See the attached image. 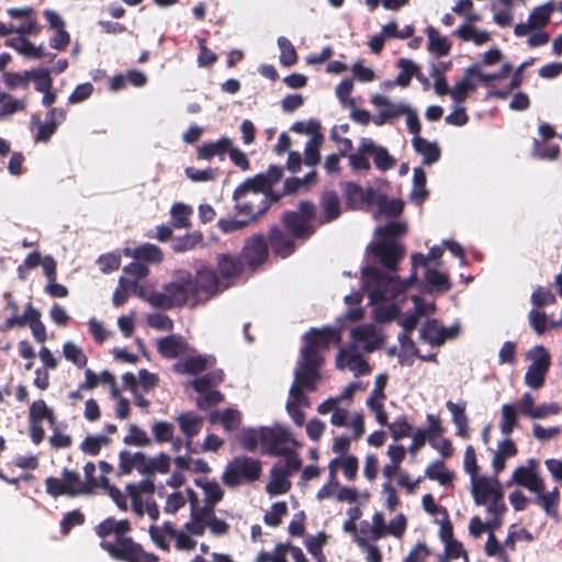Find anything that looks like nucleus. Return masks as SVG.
<instances>
[{
    "label": "nucleus",
    "mask_w": 562,
    "mask_h": 562,
    "mask_svg": "<svg viewBox=\"0 0 562 562\" xmlns=\"http://www.w3.org/2000/svg\"><path fill=\"white\" fill-rule=\"evenodd\" d=\"M132 525L128 519L116 520L108 517L94 527L95 535L101 539L102 550L117 561L122 562H159V557L147 552L128 533Z\"/></svg>",
    "instance_id": "obj_1"
},
{
    "label": "nucleus",
    "mask_w": 562,
    "mask_h": 562,
    "mask_svg": "<svg viewBox=\"0 0 562 562\" xmlns=\"http://www.w3.org/2000/svg\"><path fill=\"white\" fill-rule=\"evenodd\" d=\"M418 266H428V258L420 252L412 255L413 271L405 280H401L400 277L389 276L386 272L375 267L369 266L363 268L362 278L366 284L374 286V290L370 294L371 301H390L397 297L401 293H404L417 281L416 268Z\"/></svg>",
    "instance_id": "obj_2"
},
{
    "label": "nucleus",
    "mask_w": 562,
    "mask_h": 562,
    "mask_svg": "<svg viewBox=\"0 0 562 562\" xmlns=\"http://www.w3.org/2000/svg\"><path fill=\"white\" fill-rule=\"evenodd\" d=\"M139 296L145 299L151 306L161 310L182 307L190 301L193 303L191 272L180 271L176 280L162 286L161 292L151 291L145 296L144 291L140 290Z\"/></svg>",
    "instance_id": "obj_3"
},
{
    "label": "nucleus",
    "mask_w": 562,
    "mask_h": 562,
    "mask_svg": "<svg viewBox=\"0 0 562 562\" xmlns=\"http://www.w3.org/2000/svg\"><path fill=\"white\" fill-rule=\"evenodd\" d=\"M316 215L317 209L313 202L301 201L296 210L283 212L281 224L292 237L305 241L316 233L317 227L313 224Z\"/></svg>",
    "instance_id": "obj_4"
},
{
    "label": "nucleus",
    "mask_w": 562,
    "mask_h": 562,
    "mask_svg": "<svg viewBox=\"0 0 562 562\" xmlns=\"http://www.w3.org/2000/svg\"><path fill=\"white\" fill-rule=\"evenodd\" d=\"M262 473V464L259 459L248 456H236L226 465L222 481L227 487H236L244 483H252L259 480Z\"/></svg>",
    "instance_id": "obj_5"
},
{
    "label": "nucleus",
    "mask_w": 562,
    "mask_h": 562,
    "mask_svg": "<svg viewBox=\"0 0 562 562\" xmlns=\"http://www.w3.org/2000/svg\"><path fill=\"white\" fill-rule=\"evenodd\" d=\"M304 347L301 350L303 359H313L324 363L321 351L329 348L331 342H340V330L333 327H324L322 329L312 328L304 337Z\"/></svg>",
    "instance_id": "obj_6"
},
{
    "label": "nucleus",
    "mask_w": 562,
    "mask_h": 562,
    "mask_svg": "<svg viewBox=\"0 0 562 562\" xmlns=\"http://www.w3.org/2000/svg\"><path fill=\"white\" fill-rule=\"evenodd\" d=\"M45 487L47 494L57 498L66 495L75 497L82 494H88V488H85L83 482L79 472L65 468L61 471V477L48 476L45 479Z\"/></svg>",
    "instance_id": "obj_7"
},
{
    "label": "nucleus",
    "mask_w": 562,
    "mask_h": 562,
    "mask_svg": "<svg viewBox=\"0 0 562 562\" xmlns=\"http://www.w3.org/2000/svg\"><path fill=\"white\" fill-rule=\"evenodd\" d=\"M193 305L205 302L220 292V279L216 271L207 266L200 267L195 276L191 274Z\"/></svg>",
    "instance_id": "obj_8"
},
{
    "label": "nucleus",
    "mask_w": 562,
    "mask_h": 562,
    "mask_svg": "<svg viewBox=\"0 0 562 562\" xmlns=\"http://www.w3.org/2000/svg\"><path fill=\"white\" fill-rule=\"evenodd\" d=\"M67 111L63 108H52L45 115V121L42 122L38 114H33L31 124L37 127L34 136L35 143H47L56 133L58 126L65 122Z\"/></svg>",
    "instance_id": "obj_9"
},
{
    "label": "nucleus",
    "mask_w": 562,
    "mask_h": 562,
    "mask_svg": "<svg viewBox=\"0 0 562 562\" xmlns=\"http://www.w3.org/2000/svg\"><path fill=\"white\" fill-rule=\"evenodd\" d=\"M532 363L529 366L525 374V383L533 390L542 387L546 374L549 370L551 358L550 353L543 346H537L531 351Z\"/></svg>",
    "instance_id": "obj_10"
},
{
    "label": "nucleus",
    "mask_w": 562,
    "mask_h": 562,
    "mask_svg": "<svg viewBox=\"0 0 562 562\" xmlns=\"http://www.w3.org/2000/svg\"><path fill=\"white\" fill-rule=\"evenodd\" d=\"M269 256V245L263 234H254L246 238L240 252L243 261L250 268L265 263Z\"/></svg>",
    "instance_id": "obj_11"
},
{
    "label": "nucleus",
    "mask_w": 562,
    "mask_h": 562,
    "mask_svg": "<svg viewBox=\"0 0 562 562\" xmlns=\"http://www.w3.org/2000/svg\"><path fill=\"white\" fill-rule=\"evenodd\" d=\"M293 441L290 431L283 427L260 429V443L265 447L269 454L281 456L291 450L288 443Z\"/></svg>",
    "instance_id": "obj_12"
},
{
    "label": "nucleus",
    "mask_w": 562,
    "mask_h": 562,
    "mask_svg": "<svg viewBox=\"0 0 562 562\" xmlns=\"http://www.w3.org/2000/svg\"><path fill=\"white\" fill-rule=\"evenodd\" d=\"M372 254L389 271H396L398 262L405 255V249L401 244L383 240L372 246Z\"/></svg>",
    "instance_id": "obj_13"
},
{
    "label": "nucleus",
    "mask_w": 562,
    "mask_h": 562,
    "mask_svg": "<svg viewBox=\"0 0 562 562\" xmlns=\"http://www.w3.org/2000/svg\"><path fill=\"white\" fill-rule=\"evenodd\" d=\"M233 200L235 202L234 210L236 214L247 216L250 223L263 216L257 214V211L261 209V195L236 188L233 193Z\"/></svg>",
    "instance_id": "obj_14"
},
{
    "label": "nucleus",
    "mask_w": 562,
    "mask_h": 562,
    "mask_svg": "<svg viewBox=\"0 0 562 562\" xmlns=\"http://www.w3.org/2000/svg\"><path fill=\"white\" fill-rule=\"evenodd\" d=\"M323 363L313 359H303L294 373V385L306 389L307 392H314L321 380L319 369Z\"/></svg>",
    "instance_id": "obj_15"
},
{
    "label": "nucleus",
    "mask_w": 562,
    "mask_h": 562,
    "mask_svg": "<svg viewBox=\"0 0 562 562\" xmlns=\"http://www.w3.org/2000/svg\"><path fill=\"white\" fill-rule=\"evenodd\" d=\"M340 187L342 188L344 198L349 209L358 210L366 204L373 203L375 198V191L373 188L369 187L364 190L361 186L352 181L341 182Z\"/></svg>",
    "instance_id": "obj_16"
},
{
    "label": "nucleus",
    "mask_w": 562,
    "mask_h": 562,
    "mask_svg": "<svg viewBox=\"0 0 562 562\" xmlns=\"http://www.w3.org/2000/svg\"><path fill=\"white\" fill-rule=\"evenodd\" d=\"M537 461L528 460V467L520 465L512 474V481L530 492L546 490L544 481L536 472Z\"/></svg>",
    "instance_id": "obj_17"
},
{
    "label": "nucleus",
    "mask_w": 562,
    "mask_h": 562,
    "mask_svg": "<svg viewBox=\"0 0 562 562\" xmlns=\"http://www.w3.org/2000/svg\"><path fill=\"white\" fill-rule=\"evenodd\" d=\"M294 237L286 231H282L279 226L273 225L268 233V245L272 248L273 252L281 257L288 258L296 250Z\"/></svg>",
    "instance_id": "obj_18"
},
{
    "label": "nucleus",
    "mask_w": 562,
    "mask_h": 562,
    "mask_svg": "<svg viewBox=\"0 0 562 562\" xmlns=\"http://www.w3.org/2000/svg\"><path fill=\"white\" fill-rule=\"evenodd\" d=\"M472 496L477 505H485L488 501L502 492L501 484L497 480L491 481L486 476L475 477L471 480Z\"/></svg>",
    "instance_id": "obj_19"
},
{
    "label": "nucleus",
    "mask_w": 562,
    "mask_h": 562,
    "mask_svg": "<svg viewBox=\"0 0 562 562\" xmlns=\"http://www.w3.org/2000/svg\"><path fill=\"white\" fill-rule=\"evenodd\" d=\"M157 350L166 359H175L188 351V342L180 335H169L158 340Z\"/></svg>",
    "instance_id": "obj_20"
},
{
    "label": "nucleus",
    "mask_w": 562,
    "mask_h": 562,
    "mask_svg": "<svg viewBox=\"0 0 562 562\" xmlns=\"http://www.w3.org/2000/svg\"><path fill=\"white\" fill-rule=\"evenodd\" d=\"M215 361V358L212 356H192L175 363L173 370L179 374H198L205 371L209 367H213Z\"/></svg>",
    "instance_id": "obj_21"
},
{
    "label": "nucleus",
    "mask_w": 562,
    "mask_h": 562,
    "mask_svg": "<svg viewBox=\"0 0 562 562\" xmlns=\"http://www.w3.org/2000/svg\"><path fill=\"white\" fill-rule=\"evenodd\" d=\"M319 206L324 214L318 218V224L324 225L337 220L341 214L338 194L333 191H324L319 199Z\"/></svg>",
    "instance_id": "obj_22"
},
{
    "label": "nucleus",
    "mask_w": 562,
    "mask_h": 562,
    "mask_svg": "<svg viewBox=\"0 0 562 562\" xmlns=\"http://www.w3.org/2000/svg\"><path fill=\"white\" fill-rule=\"evenodd\" d=\"M232 147V139L223 136L216 142L204 143L196 149V158L202 160H211L218 157L221 160L225 158Z\"/></svg>",
    "instance_id": "obj_23"
},
{
    "label": "nucleus",
    "mask_w": 562,
    "mask_h": 562,
    "mask_svg": "<svg viewBox=\"0 0 562 562\" xmlns=\"http://www.w3.org/2000/svg\"><path fill=\"white\" fill-rule=\"evenodd\" d=\"M216 266L221 277L226 280L236 278L244 271V261L241 257L229 254H220L217 256Z\"/></svg>",
    "instance_id": "obj_24"
},
{
    "label": "nucleus",
    "mask_w": 562,
    "mask_h": 562,
    "mask_svg": "<svg viewBox=\"0 0 562 562\" xmlns=\"http://www.w3.org/2000/svg\"><path fill=\"white\" fill-rule=\"evenodd\" d=\"M537 495L533 499V503L540 506L546 514L551 518L559 517V505H560V492L558 487H554L550 492H544V490L535 492Z\"/></svg>",
    "instance_id": "obj_25"
},
{
    "label": "nucleus",
    "mask_w": 562,
    "mask_h": 562,
    "mask_svg": "<svg viewBox=\"0 0 562 562\" xmlns=\"http://www.w3.org/2000/svg\"><path fill=\"white\" fill-rule=\"evenodd\" d=\"M41 321V312L36 310L30 302L21 316H14L13 318H7L0 324V331H8L14 327H24L26 324H35Z\"/></svg>",
    "instance_id": "obj_26"
},
{
    "label": "nucleus",
    "mask_w": 562,
    "mask_h": 562,
    "mask_svg": "<svg viewBox=\"0 0 562 562\" xmlns=\"http://www.w3.org/2000/svg\"><path fill=\"white\" fill-rule=\"evenodd\" d=\"M369 143L368 138H362L357 150L349 155V166L351 170L356 173L358 172H368L371 169V165L369 158L371 154H369Z\"/></svg>",
    "instance_id": "obj_27"
},
{
    "label": "nucleus",
    "mask_w": 562,
    "mask_h": 562,
    "mask_svg": "<svg viewBox=\"0 0 562 562\" xmlns=\"http://www.w3.org/2000/svg\"><path fill=\"white\" fill-rule=\"evenodd\" d=\"M445 326H441L436 318L427 319L419 330L420 339L427 341L431 346H441L447 341Z\"/></svg>",
    "instance_id": "obj_28"
},
{
    "label": "nucleus",
    "mask_w": 562,
    "mask_h": 562,
    "mask_svg": "<svg viewBox=\"0 0 562 562\" xmlns=\"http://www.w3.org/2000/svg\"><path fill=\"white\" fill-rule=\"evenodd\" d=\"M465 402L462 404L453 403L452 401H447L446 407L451 413L452 423L456 425L457 435L461 438H469V418L465 415Z\"/></svg>",
    "instance_id": "obj_29"
},
{
    "label": "nucleus",
    "mask_w": 562,
    "mask_h": 562,
    "mask_svg": "<svg viewBox=\"0 0 562 562\" xmlns=\"http://www.w3.org/2000/svg\"><path fill=\"white\" fill-rule=\"evenodd\" d=\"M209 418L214 425L221 424L227 432L236 430L241 423V414L234 408H225L223 412L214 411Z\"/></svg>",
    "instance_id": "obj_30"
},
{
    "label": "nucleus",
    "mask_w": 562,
    "mask_h": 562,
    "mask_svg": "<svg viewBox=\"0 0 562 562\" xmlns=\"http://www.w3.org/2000/svg\"><path fill=\"white\" fill-rule=\"evenodd\" d=\"M413 147L415 151L423 156L425 165H432L440 159V148L436 143H431L424 137H413Z\"/></svg>",
    "instance_id": "obj_31"
},
{
    "label": "nucleus",
    "mask_w": 562,
    "mask_h": 562,
    "mask_svg": "<svg viewBox=\"0 0 562 562\" xmlns=\"http://www.w3.org/2000/svg\"><path fill=\"white\" fill-rule=\"evenodd\" d=\"M368 143L370 147L369 154H371L376 169L387 171L396 165L395 158L390 155L385 147L376 145L371 138H368Z\"/></svg>",
    "instance_id": "obj_32"
},
{
    "label": "nucleus",
    "mask_w": 562,
    "mask_h": 562,
    "mask_svg": "<svg viewBox=\"0 0 562 562\" xmlns=\"http://www.w3.org/2000/svg\"><path fill=\"white\" fill-rule=\"evenodd\" d=\"M270 473L271 481L266 486L267 492L270 495L288 493L291 488V482L288 480V470L279 469V465H274Z\"/></svg>",
    "instance_id": "obj_33"
},
{
    "label": "nucleus",
    "mask_w": 562,
    "mask_h": 562,
    "mask_svg": "<svg viewBox=\"0 0 562 562\" xmlns=\"http://www.w3.org/2000/svg\"><path fill=\"white\" fill-rule=\"evenodd\" d=\"M176 420L186 438H194L203 426V417L195 415L193 412L182 413Z\"/></svg>",
    "instance_id": "obj_34"
},
{
    "label": "nucleus",
    "mask_w": 562,
    "mask_h": 562,
    "mask_svg": "<svg viewBox=\"0 0 562 562\" xmlns=\"http://www.w3.org/2000/svg\"><path fill=\"white\" fill-rule=\"evenodd\" d=\"M428 36V50L439 57L446 56L451 49V42L446 37L441 36L440 33L432 26L426 29Z\"/></svg>",
    "instance_id": "obj_35"
},
{
    "label": "nucleus",
    "mask_w": 562,
    "mask_h": 562,
    "mask_svg": "<svg viewBox=\"0 0 562 562\" xmlns=\"http://www.w3.org/2000/svg\"><path fill=\"white\" fill-rule=\"evenodd\" d=\"M426 181L427 177L425 170L420 167L415 168L413 172V190L411 192V200L419 205L423 204L429 195V192L426 189Z\"/></svg>",
    "instance_id": "obj_36"
},
{
    "label": "nucleus",
    "mask_w": 562,
    "mask_h": 562,
    "mask_svg": "<svg viewBox=\"0 0 562 562\" xmlns=\"http://www.w3.org/2000/svg\"><path fill=\"white\" fill-rule=\"evenodd\" d=\"M552 2L536 7L529 14L528 21L533 30H541L550 23L551 14L555 11Z\"/></svg>",
    "instance_id": "obj_37"
},
{
    "label": "nucleus",
    "mask_w": 562,
    "mask_h": 562,
    "mask_svg": "<svg viewBox=\"0 0 562 562\" xmlns=\"http://www.w3.org/2000/svg\"><path fill=\"white\" fill-rule=\"evenodd\" d=\"M371 103L375 106H380L386 113L390 121L396 120L408 112V105L404 103H392L386 97L382 94H375L371 98Z\"/></svg>",
    "instance_id": "obj_38"
},
{
    "label": "nucleus",
    "mask_w": 562,
    "mask_h": 562,
    "mask_svg": "<svg viewBox=\"0 0 562 562\" xmlns=\"http://www.w3.org/2000/svg\"><path fill=\"white\" fill-rule=\"evenodd\" d=\"M224 371L222 369L210 371L192 381V387L198 393H205L209 389L217 386L224 381Z\"/></svg>",
    "instance_id": "obj_39"
},
{
    "label": "nucleus",
    "mask_w": 562,
    "mask_h": 562,
    "mask_svg": "<svg viewBox=\"0 0 562 562\" xmlns=\"http://www.w3.org/2000/svg\"><path fill=\"white\" fill-rule=\"evenodd\" d=\"M425 475L429 480L438 481L441 485L451 484L454 479V473L446 470L445 463L441 460L430 463L425 470Z\"/></svg>",
    "instance_id": "obj_40"
},
{
    "label": "nucleus",
    "mask_w": 562,
    "mask_h": 562,
    "mask_svg": "<svg viewBox=\"0 0 562 562\" xmlns=\"http://www.w3.org/2000/svg\"><path fill=\"white\" fill-rule=\"evenodd\" d=\"M204 236L200 231L188 233L172 240L171 248L175 252H186L202 244Z\"/></svg>",
    "instance_id": "obj_41"
},
{
    "label": "nucleus",
    "mask_w": 562,
    "mask_h": 562,
    "mask_svg": "<svg viewBox=\"0 0 562 562\" xmlns=\"http://www.w3.org/2000/svg\"><path fill=\"white\" fill-rule=\"evenodd\" d=\"M425 280L430 286V292H448L452 286L449 276L437 269H427Z\"/></svg>",
    "instance_id": "obj_42"
},
{
    "label": "nucleus",
    "mask_w": 562,
    "mask_h": 562,
    "mask_svg": "<svg viewBox=\"0 0 562 562\" xmlns=\"http://www.w3.org/2000/svg\"><path fill=\"white\" fill-rule=\"evenodd\" d=\"M193 210L191 206L183 203H175L171 206V223L175 228H189L191 226L190 216Z\"/></svg>",
    "instance_id": "obj_43"
},
{
    "label": "nucleus",
    "mask_w": 562,
    "mask_h": 562,
    "mask_svg": "<svg viewBox=\"0 0 562 562\" xmlns=\"http://www.w3.org/2000/svg\"><path fill=\"white\" fill-rule=\"evenodd\" d=\"M134 257L136 260L147 263H159L164 259L162 250L153 244H144L135 248Z\"/></svg>",
    "instance_id": "obj_44"
},
{
    "label": "nucleus",
    "mask_w": 562,
    "mask_h": 562,
    "mask_svg": "<svg viewBox=\"0 0 562 562\" xmlns=\"http://www.w3.org/2000/svg\"><path fill=\"white\" fill-rule=\"evenodd\" d=\"M373 202L380 213L386 216H398L404 210V203L400 199H389L385 194H379Z\"/></svg>",
    "instance_id": "obj_45"
},
{
    "label": "nucleus",
    "mask_w": 562,
    "mask_h": 562,
    "mask_svg": "<svg viewBox=\"0 0 562 562\" xmlns=\"http://www.w3.org/2000/svg\"><path fill=\"white\" fill-rule=\"evenodd\" d=\"M195 484L203 488L206 505L214 507L222 501L224 492L216 481L202 482V480L198 479L195 480Z\"/></svg>",
    "instance_id": "obj_46"
},
{
    "label": "nucleus",
    "mask_w": 562,
    "mask_h": 562,
    "mask_svg": "<svg viewBox=\"0 0 562 562\" xmlns=\"http://www.w3.org/2000/svg\"><path fill=\"white\" fill-rule=\"evenodd\" d=\"M471 75H467L462 80L457 82L451 89L449 94L457 103H462L467 100L471 91H475L476 85L470 78Z\"/></svg>",
    "instance_id": "obj_47"
},
{
    "label": "nucleus",
    "mask_w": 562,
    "mask_h": 562,
    "mask_svg": "<svg viewBox=\"0 0 562 562\" xmlns=\"http://www.w3.org/2000/svg\"><path fill=\"white\" fill-rule=\"evenodd\" d=\"M85 480H82L85 488H88V494L91 493L95 487H105L109 485V479L104 475L97 477L95 464L93 462H87L83 467Z\"/></svg>",
    "instance_id": "obj_48"
},
{
    "label": "nucleus",
    "mask_w": 562,
    "mask_h": 562,
    "mask_svg": "<svg viewBox=\"0 0 562 562\" xmlns=\"http://www.w3.org/2000/svg\"><path fill=\"white\" fill-rule=\"evenodd\" d=\"M398 68L401 69L400 74L395 79V85L400 87L409 86L412 78L418 71V66L409 59L401 58L397 63Z\"/></svg>",
    "instance_id": "obj_49"
},
{
    "label": "nucleus",
    "mask_w": 562,
    "mask_h": 562,
    "mask_svg": "<svg viewBox=\"0 0 562 562\" xmlns=\"http://www.w3.org/2000/svg\"><path fill=\"white\" fill-rule=\"evenodd\" d=\"M517 426V408L514 404H504L502 406L501 431L509 436Z\"/></svg>",
    "instance_id": "obj_50"
},
{
    "label": "nucleus",
    "mask_w": 562,
    "mask_h": 562,
    "mask_svg": "<svg viewBox=\"0 0 562 562\" xmlns=\"http://www.w3.org/2000/svg\"><path fill=\"white\" fill-rule=\"evenodd\" d=\"M328 536L321 531L317 536L306 539L305 546L307 551L315 558L316 562H327L323 553V547L327 543Z\"/></svg>",
    "instance_id": "obj_51"
},
{
    "label": "nucleus",
    "mask_w": 562,
    "mask_h": 562,
    "mask_svg": "<svg viewBox=\"0 0 562 562\" xmlns=\"http://www.w3.org/2000/svg\"><path fill=\"white\" fill-rule=\"evenodd\" d=\"M63 355L66 360L74 363L77 368H85L88 363V358L85 355L82 348L78 347L71 341H66L63 345Z\"/></svg>",
    "instance_id": "obj_52"
},
{
    "label": "nucleus",
    "mask_w": 562,
    "mask_h": 562,
    "mask_svg": "<svg viewBox=\"0 0 562 562\" xmlns=\"http://www.w3.org/2000/svg\"><path fill=\"white\" fill-rule=\"evenodd\" d=\"M111 439L104 435L87 436L80 443V449L89 456H98L103 446H108Z\"/></svg>",
    "instance_id": "obj_53"
},
{
    "label": "nucleus",
    "mask_w": 562,
    "mask_h": 562,
    "mask_svg": "<svg viewBox=\"0 0 562 562\" xmlns=\"http://www.w3.org/2000/svg\"><path fill=\"white\" fill-rule=\"evenodd\" d=\"M170 457L160 452L157 457L148 458L146 476L154 475L155 473L166 474L170 471Z\"/></svg>",
    "instance_id": "obj_54"
},
{
    "label": "nucleus",
    "mask_w": 562,
    "mask_h": 562,
    "mask_svg": "<svg viewBox=\"0 0 562 562\" xmlns=\"http://www.w3.org/2000/svg\"><path fill=\"white\" fill-rule=\"evenodd\" d=\"M278 46L280 48V63L285 67H291L297 61V54L293 44L286 37L278 38Z\"/></svg>",
    "instance_id": "obj_55"
},
{
    "label": "nucleus",
    "mask_w": 562,
    "mask_h": 562,
    "mask_svg": "<svg viewBox=\"0 0 562 562\" xmlns=\"http://www.w3.org/2000/svg\"><path fill=\"white\" fill-rule=\"evenodd\" d=\"M387 427L394 440L411 437L413 432V426L406 416H400Z\"/></svg>",
    "instance_id": "obj_56"
},
{
    "label": "nucleus",
    "mask_w": 562,
    "mask_h": 562,
    "mask_svg": "<svg viewBox=\"0 0 562 562\" xmlns=\"http://www.w3.org/2000/svg\"><path fill=\"white\" fill-rule=\"evenodd\" d=\"M237 189H243L246 192L256 193L258 195H262L265 191L270 190L263 173H258L252 178L246 179L237 187Z\"/></svg>",
    "instance_id": "obj_57"
},
{
    "label": "nucleus",
    "mask_w": 562,
    "mask_h": 562,
    "mask_svg": "<svg viewBox=\"0 0 562 562\" xmlns=\"http://www.w3.org/2000/svg\"><path fill=\"white\" fill-rule=\"evenodd\" d=\"M123 442L127 446L146 447L151 443L147 434L136 425L128 427V434L124 437Z\"/></svg>",
    "instance_id": "obj_58"
},
{
    "label": "nucleus",
    "mask_w": 562,
    "mask_h": 562,
    "mask_svg": "<svg viewBox=\"0 0 562 562\" xmlns=\"http://www.w3.org/2000/svg\"><path fill=\"white\" fill-rule=\"evenodd\" d=\"M31 79L34 81L35 90L44 92L53 88V79L48 68H38L31 70Z\"/></svg>",
    "instance_id": "obj_59"
},
{
    "label": "nucleus",
    "mask_w": 562,
    "mask_h": 562,
    "mask_svg": "<svg viewBox=\"0 0 562 562\" xmlns=\"http://www.w3.org/2000/svg\"><path fill=\"white\" fill-rule=\"evenodd\" d=\"M288 514L285 502H277L271 506V510L263 516V521L270 527H278L282 522V517Z\"/></svg>",
    "instance_id": "obj_60"
},
{
    "label": "nucleus",
    "mask_w": 562,
    "mask_h": 562,
    "mask_svg": "<svg viewBox=\"0 0 562 562\" xmlns=\"http://www.w3.org/2000/svg\"><path fill=\"white\" fill-rule=\"evenodd\" d=\"M406 225L401 222H390L383 226L378 227L376 229V234L386 241H389L387 239L403 236L406 234Z\"/></svg>",
    "instance_id": "obj_61"
},
{
    "label": "nucleus",
    "mask_w": 562,
    "mask_h": 562,
    "mask_svg": "<svg viewBox=\"0 0 562 562\" xmlns=\"http://www.w3.org/2000/svg\"><path fill=\"white\" fill-rule=\"evenodd\" d=\"M554 294L547 288L537 286L531 294V303L535 308H542L547 305L555 304Z\"/></svg>",
    "instance_id": "obj_62"
},
{
    "label": "nucleus",
    "mask_w": 562,
    "mask_h": 562,
    "mask_svg": "<svg viewBox=\"0 0 562 562\" xmlns=\"http://www.w3.org/2000/svg\"><path fill=\"white\" fill-rule=\"evenodd\" d=\"M151 431L156 442L165 443L172 439L175 426L168 422H156L151 426Z\"/></svg>",
    "instance_id": "obj_63"
},
{
    "label": "nucleus",
    "mask_w": 562,
    "mask_h": 562,
    "mask_svg": "<svg viewBox=\"0 0 562 562\" xmlns=\"http://www.w3.org/2000/svg\"><path fill=\"white\" fill-rule=\"evenodd\" d=\"M238 440L245 450L254 452L258 448V442H260V430L244 428L239 434Z\"/></svg>",
    "instance_id": "obj_64"
}]
</instances>
